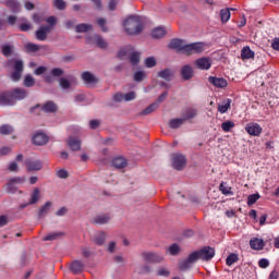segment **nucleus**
<instances>
[{
	"label": "nucleus",
	"instance_id": "obj_1",
	"mask_svg": "<svg viewBox=\"0 0 279 279\" xmlns=\"http://www.w3.org/2000/svg\"><path fill=\"white\" fill-rule=\"evenodd\" d=\"M123 27L129 36H138L143 32V20L138 15H131L124 20Z\"/></svg>",
	"mask_w": 279,
	"mask_h": 279
},
{
	"label": "nucleus",
	"instance_id": "obj_2",
	"mask_svg": "<svg viewBox=\"0 0 279 279\" xmlns=\"http://www.w3.org/2000/svg\"><path fill=\"white\" fill-rule=\"evenodd\" d=\"M27 97V92L23 88H15L12 92H7L0 95L1 106H13L14 101H21Z\"/></svg>",
	"mask_w": 279,
	"mask_h": 279
},
{
	"label": "nucleus",
	"instance_id": "obj_3",
	"mask_svg": "<svg viewBox=\"0 0 279 279\" xmlns=\"http://www.w3.org/2000/svg\"><path fill=\"white\" fill-rule=\"evenodd\" d=\"M9 65L13 68L11 80L13 82H19L23 75V61L14 59L9 62Z\"/></svg>",
	"mask_w": 279,
	"mask_h": 279
},
{
	"label": "nucleus",
	"instance_id": "obj_4",
	"mask_svg": "<svg viewBox=\"0 0 279 279\" xmlns=\"http://www.w3.org/2000/svg\"><path fill=\"white\" fill-rule=\"evenodd\" d=\"M25 177H14L8 180L4 185L7 193H15L19 190V184H25Z\"/></svg>",
	"mask_w": 279,
	"mask_h": 279
},
{
	"label": "nucleus",
	"instance_id": "obj_5",
	"mask_svg": "<svg viewBox=\"0 0 279 279\" xmlns=\"http://www.w3.org/2000/svg\"><path fill=\"white\" fill-rule=\"evenodd\" d=\"M204 51H206V44L204 43L189 44L184 47L185 56H193L195 53H202Z\"/></svg>",
	"mask_w": 279,
	"mask_h": 279
},
{
	"label": "nucleus",
	"instance_id": "obj_6",
	"mask_svg": "<svg viewBox=\"0 0 279 279\" xmlns=\"http://www.w3.org/2000/svg\"><path fill=\"white\" fill-rule=\"evenodd\" d=\"M202 259V257H199V253L198 251L192 253L189 255V257L180 263V269L182 270H186V269H191V267H193L194 263H197V260Z\"/></svg>",
	"mask_w": 279,
	"mask_h": 279
},
{
	"label": "nucleus",
	"instance_id": "obj_7",
	"mask_svg": "<svg viewBox=\"0 0 279 279\" xmlns=\"http://www.w3.org/2000/svg\"><path fill=\"white\" fill-rule=\"evenodd\" d=\"M77 85V80L74 76H64L59 80V86L62 90H71L74 86Z\"/></svg>",
	"mask_w": 279,
	"mask_h": 279
},
{
	"label": "nucleus",
	"instance_id": "obj_8",
	"mask_svg": "<svg viewBox=\"0 0 279 279\" xmlns=\"http://www.w3.org/2000/svg\"><path fill=\"white\" fill-rule=\"evenodd\" d=\"M172 159V167L173 169H177L178 171L184 169L186 167V157L182 154H173L171 156Z\"/></svg>",
	"mask_w": 279,
	"mask_h": 279
},
{
	"label": "nucleus",
	"instance_id": "obj_9",
	"mask_svg": "<svg viewBox=\"0 0 279 279\" xmlns=\"http://www.w3.org/2000/svg\"><path fill=\"white\" fill-rule=\"evenodd\" d=\"M245 131L247 134H250V136H260V134H263V128L256 122L246 124Z\"/></svg>",
	"mask_w": 279,
	"mask_h": 279
},
{
	"label": "nucleus",
	"instance_id": "obj_10",
	"mask_svg": "<svg viewBox=\"0 0 279 279\" xmlns=\"http://www.w3.org/2000/svg\"><path fill=\"white\" fill-rule=\"evenodd\" d=\"M87 43L89 45H96V47H100V49H106V47H108V43H106L99 35L87 37Z\"/></svg>",
	"mask_w": 279,
	"mask_h": 279
},
{
	"label": "nucleus",
	"instance_id": "obj_11",
	"mask_svg": "<svg viewBox=\"0 0 279 279\" xmlns=\"http://www.w3.org/2000/svg\"><path fill=\"white\" fill-rule=\"evenodd\" d=\"M198 256L201 257V260H211V258H215V248L207 246L198 251Z\"/></svg>",
	"mask_w": 279,
	"mask_h": 279
},
{
	"label": "nucleus",
	"instance_id": "obj_12",
	"mask_svg": "<svg viewBox=\"0 0 279 279\" xmlns=\"http://www.w3.org/2000/svg\"><path fill=\"white\" fill-rule=\"evenodd\" d=\"M66 145L72 151H80V149H82V140H80V137L70 136L66 140Z\"/></svg>",
	"mask_w": 279,
	"mask_h": 279
},
{
	"label": "nucleus",
	"instance_id": "obj_13",
	"mask_svg": "<svg viewBox=\"0 0 279 279\" xmlns=\"http://www.w3.org/2000/svg\"><path fill=\"white\" fill-rule=\"evenodd\" d=\"M196 68H198L201 71H208L210 66H213V61L210 58H199L195 61Z\"/></svg>",
	"mask_w": 279,
	"mask_h": 279
},
{
	"label": "nucleus",
	"instance_id": "obj_14",
	"mask_svg": "<svg viewBox=\"0 0 279 279\" xmlns=\"http://www.w3.org/2000/svg\"><path fill=\"white\" fill-rule=\"evenodd\" d=\"M33 143L38 146L47 145V143H49V136L44 132H37L33 136Z\"/></svg>",
	"mask_w": 279,
	"mask_h": 279
},
{
	"label": "nucleus",
	"instance_id": "obj_15",
	"mask_svg": "<svg viewBox=\"0 0 279 279\" xmlns=\"http://www.w3.org/2000/svg\"><path fill=\"white\" fill-rule=\"evenodd\" d=\"M175 75V71L173 69L167 68L158 72V77L165 80L166 82H171Z\"/></svg>",
	"mask_w": 279,
	"mask_h": 279
},
{
	"label": "nucleus",
	"instance_id": "obj_16",
	"mask_svg": "<svg viewBox=\"0 0 279 279\" xmlns=\"http://www.w3.org/2000/svg\"><path fill=\"white\" fill-rule=\"evenodd\" d=\"M49 32H51V27L40 26L35 33L36 39L40 41L47 40V34H49Z\"/></svg>",
	"mask_w": 279,
	"mask_h": 279
},
{
	"label": "nucleus",
	"instance_id": "obj_17",
	"mask_svg": "<svg viewBox=\"0 0 279 279\" xmlns=\"http://www.w3.org/2000/svg\"><path fill=\"white\" fill-rule=\"evenodd\" d=\"M92 241L93 243H95V245H99V246L104 245V243H106V232L97 231L92 236Z\"/></svg>",
	"mask_w": 279,
	"mask_h": 279
},
{
	"label": "nucleus",
	"instance_id": "obj_18",
	"mask_svg": "<svg viewBox=\"0 0 279 279\" xmlns=\"http://www.w3.org/2000/svg\"><path fill=\"white\" fill-rule=\"evenodd\" d=\"M209 83L215 85L216 88H226V86H228V81L222 77L210 76Z\"/></svg>",
	"mask_w": 279,
	"mask_h": 279
},
{
	"label": "nucleus",
	"instance_id": "obj_19",
	"mask_svg": "<svg viewBox=\"0 0 279 279\" xmlns=\"http://www.w3.org/2000/svg\"><path fill=\"white\" fill-rule=\"evenodd\" d=\"M171 49H178V51H182L184 53V48L186 47V43L181 39H172L169 44Z\"/></svg>",
	"mask_w": 279,
	"mask_h": 279
},
{
	"label": "nucleus",
	"instance_id": "obj_20",
	"mask_svg": "<svg viewBox=\"0 0 279 279\" xmlns=\"http://www.w3.org/2000/svg\"><path fill=\"white\" fill-rule=\"evenodd\" d=\"M110 219H111L110 215L102 214V215L95 216L93 218V223H97L98 226H104L106 223H109Z\"/></svg>",
	"mask_w": 279,
	"mask_h": 279
},
{
	"label": "nucleus",
	"instance_id": "obj_21",
	"mask_svg": "<svg viewBox=\"0 0 279 279\" xmlns=\"http://www.w3.org/2000/svg\"><path fill=\"white\" fill-rule=\"evenodd\" d=\"M35 108H41L43 112H58V106L53 101H48L41 107L37 105Z\"/></svg>",
	"mask_w": 279,
	"mask_h": 279
},
{
	"label": "nucleus",
	"instance_id": "obj_22",
	"mask_svg": "<svg viewBox=\"0 0 279 279\" xmlns=\"http://www.w3.org/2000/svg\"><path fill=\"white\" fill-rule=\"evenodd\" d=\"M28 171H40L43 169V161L40 160H28L26 162Z\"/></svg>",
	"mask_w": 279,
	"mask_h": 279
},
{
	"label": "nucleus",
	"instance_id": "obj_23",
	"mask_svg": "<svg viewBox=\"0 0 279 279\" xmlns=\"http://www.w3.org/2000/svg\"><path fill=\"white\" fill-rule=\"evenodd\" d=\"M231 105H232V100L230 98L222 100L218 106V111L220 112V114H226V112L230 110Z\"/></svg>",
	"mask_w": 279,
	"mask_h": 279
},
{
	"label": "nucleus",
	"instance_id": "obj_24",
	"mask_svg": "<svg viewBox=\"0 0 279 279\" xmlns=\"http://www.w3.org/2000/svg\"><path fill=\"white\" fill-rule=\"evenodd\" d=\"M112 167L116 169H124V167H128V160L123 157H116L112 160Z\"/></svg>",
	"mask_w": 279,
	"mask_h": 279
},
{
	"label": "nucleus",
	"instance_id": "obj_25",
	"mask_svg": "<svg viewBox=\"0 0 279 279\" xmlns=\"http://www.w3.org/2000/svg\"><path fill=\"white\" fill-rule=\"evenodd\" d=\"M63 235H64V232H61V231L50 232L43 238V241H58V239H62Z\"/></svg>",
	"mask_w": 279,
	"mask_h": 279
},
{
	"label": "nucleus",
	"instance_id": "obj_26",
	"mask_svg": "<svg viewBox=\"0 0 279 279\" xmlns=\"http://www.w3.org/2000/svg\"><path fill=\"white\" fill-rule=\"evenodd\" d=\"M254 56H255L254 51L248 46H245L242 48L241 50L242 60H252Z\"/></svg>",
	"mask_w": 279,
	"mask_h": 279
},
{
	"label": "nucleus",
	"instance_id": "obj_27",
	"mask_svg": "<svg viewBox=\"0 0 279 279\" xmlns=\"http://www.w3.org/2000/svg\"><path fill=\"white\" fill-rule=\"evenodd\" d=\"M252 250H263L265 247V241L263 239L254 238L250 241Z\"/></svg>",
	"mask_w": 279,
	"mask_h": 279
},
{
	"label": "nucleus",
	"instance_id": "obj_28",
	"mask_svg": "<svg viewBox=\"0 0 279 279\" xmlns=\"http://www.w3.org/2000/svg\"><path fill=\"white\" fill-rule=\"evenodd\" d=\"M185 119L183 118H175L169 121V128H171V130H178V128H182V125H184Z\"/></svg>",
	"mask_w": 279,
	"mask_h": 279
},
{
	"label": "nucleus",
	"instance_id": "obj_29",
	"mask_svg": "<svg viewBox=\"0 0 279 279\" xmlns=\"http://www.w3.org/2000/svg\"><path fill=\"white\" fill-rule=\"evenodd\" d=\"M24 47L26 51H28V53H36V51H40V49H46V46H40L32 43L25 44Z\"/></svg>",
	"mask_w": 279,
	"mask_h": 279
},
{
	"label": "nucleus",
	"instance_id": "obj_30",
	"mask_svg": "<svg viewBox=\"0 0 279 279\" xmlns=\"http://www.w3.org/2000/svg\"><path fill=\"white\" fill-rule=\"evenodd\" d=\"M70 269L73 274H81V271H84V263L75 260L71 264Z\"/></svg>",
	"mask_w": 279,
	"mask_h": 279
},
{
	"label": "nucleus",
	"instance_id": "obj_31",
	"mask_svg": "<svg viewBox=\"0 0 279 279\" xmlns=\"http://www.w3.org/2000/svg\"><path fill=\"white\" fill-rule=\"evenodd\" d=\"M181 75L183 80H191L193 77V68L191 65H184L181 69Z\"/></svg>",
	"mask_w": 279,
	"mask_h": 279
},
{
	"label": "nucleus",
	"instance_id": "obj_32",
	"mask_svg": "<svg viewBox=\"0 0 279 279\" xmlns=\"http://www.w3.org/2000/svg\"><path fill=\"white\" fill-rule=\"evenodd\" d=\"M181 247L178 244H171L170 246L167 247L166 254H169V256H178L181 252Z\"/></svg>",
	"mask_w": 279,
	"mask_h": 279
},
{
	"label": "nucleus",
	"instance_id": "obj_33",
	"mask_svg": "<svg viewBox=\"0 0 279 279\" xmlns=\"http://www.w3.org/2000/svg\"><path fill=\"white\" fill-rule=\"evenodd\" d=\"M82 80L85 84H97V77L93 75L90 72H85L82 74Z\"/></svg>",
	"mask_w": 279,
	"mask_h": 279
},
{
	"label": "nucleus",
	"instance_id": "obj_34",
	"mask_svg": "<svg viewBox=\"0 0 279 279\" xmlns=\"http://www.w3.org/2000/svg\"><path fill=\"white\" fill-rule=\"evenodd\" d=\"M39 199H40V189L35 187L31 194V199L28 204L31 205L38 204Z\"/></svg>",
	"mask_w": 279,
	"mask_h": 279
},
{
	"label": "nucleus",
	"instance_id": "obj_35",
	"mask_svg": "<svg viewBox=\"0 0 279 279\" xmlns=\"http://www.w3.org/2000/svg\"><path fill=\"white\" fill-rule=\"evenodd\" d=\"M153 38H165V36H167V31L163 27H156L155 29H153Z\"/></svg>",
	"mask_w": 279,
	"mask_h": 279
},
{
	"label": "nucleus",
	"instance_id": "obj_36",
	"mask_svg": "<svg viewBox=\"0 0 279 279\" xmlns=\"http://www.w3.org/2000/svg\"><path fill=\"white\" fill-rule=\"evenodd\" d=\"M93 26L90 24L82 23L75 26L76 34H83V32H90Z\"/></svg>",
	"mask_w": 279,
	"mask_h": 279
},
{
	"label": "nucleus",
	"instance_id": "obj_37",
	"mask_svg": "<svg viewBox=\"0 0 279 279\" xmlns=\"http://www.w3.org/2000/svg\"><path fill=\"white\" fill-rule=\"evenodd\" d=\"M147 77V72L145 70H140L134 72L133 80L134 82H143Z\"/></svg>",
	"mask_w": 279,
	"mask_h": 279
},
{
	"label": "nucleus",
	"instance_id": "obj_38",
	"mask_svg": "<svg viewBox=\"0 0 279 279\" xmlns=\"http://www.w3.org/2000/svg\"><path fill=\"white\" fill-rule=\"evenodd\" d=\"M230 8H226L220 10V19H221V23H228V21H230Z\"/></svg>",
	"mask_w": 279,
	"mask_h": 279
},
{
	"label": "nucleus",
	"instance_id": "obj_39",
	"mask_svg": "<svg viewBox=\"0 0 279 279\" xmlns=\"http://www.w3.org/2000/svg\"><path fill=\"white\" fill-rule=\"evenodd\" d=\"M50 209H51V202L45 203V205L41 206L39 209L38 217L39 218L45 217V215H47V213H49Z\"/></svg>",
	"mask_w": 279,
	"mask_h": 279
},
{
	"label": "nucleus",
	"instance_id": "obj_40",
	"mask_svg": "<svg viewBox=\"0 0 279 279\" xmlns=\"http://www.w3.org/2000/svg\"><path fill=\"white\" fill-rule=\"evenodd\" d=\"M12 132H14V128L12 125L3 124L2 126H0V134L4 136L12 134Z\"/></svg>",
	"mask_w": 279,
	"mask_h": 279
},
{
	"label": "nucleus",
	"instance_id": "obj_41",
	"mask_svg": "<svg viewBox=\"0 0 279 279\" xmlns=\"http://www.w3.org/2000/svg\"><path fill=\"white\" fill-rule=\"evenodd\" d=\"M8 8H10L13 12H19L21 10V3L16 0H8L7 1Z\"/></svg>",
	"mask_w": 279,
	"mask_h": 279
},
{
	"label": "nucleus",
	"instance_id": "obj_42",
	"mask_svg": "<svg viewBox=\"0 0 279 279\" xmlns=\"http://www.w3.org/2000/svg\"><path fill=\"white\" fill-rule=\"evenodd\" d=\"M220 191H221L222 195H233L232 187L226 182H222L220 184Z\"/></svg>",
	"mask_w": 279,
	"mask_h": 279
},
{
	"label": "nucleus",
	"instance_id": "obj_43",
	"mask_svg": "<svg viewBox=\"0 0 279 279\" xmlns=\"http://www.w3.org/2000/svg\"><path fill=\"white\" fill-rule=\"evenodd\" d=\"M144 64H145L146 69H154V66H156V64H158V62L156 61V59L154 57H148L145 59Z\"/></svg>",
	"mask_w": 279,
	"mask_h": 279
},
{
	"label": "nucleus",
	"instance_id": "obj_44",
	"mask_svg": "<svg viewBox=\"0 0 279 279\" xmlns=\"http://www.w3.org/2000/svg\"><path fill=\"white\" fill-rule=\"evenodd\" d=\"M195 117H197V110L195 109H187L183 114V119H185V121L189 119H195Z\"/></svg>",
	"mask_w": 279,
	"mask_h": 279
},
{
	"label": "nucleus",
	"instance_id": "obj_45",
	"mask_svg": "<svg viewBox=\"0 0 279 279\" xmlns=\"http://www.w3.org/2000/svg\"><path fill=\"white\" fill-rule=\"evenodd\" d=\"M35 84L36 81L34 80V76L28 74L24 77V86H26V88H32Z\"/></svg>",
	"mask_w": 279,
	"mask_h": 279
},
{
	"label": "nucleus",
	"instance_id": "obj_46",
	"mask_svg": "<svg viewBox=\"0 0 279 279\" xmlns=\"http://www.w3.org/2000/svg\"><path fill=\"white\" fill-rule=\"evenodd\" d=\"M142 258L145 263H154V252H143Z\"/></svg>",
	"mask_w": 279,
	"mask_h": 279
},
{
	"label": "nucleus",
	"instance_id": "obj_47",
	"mask_svg": "<svg viewBox=\"0 0 279 279\" xmlns=\"http://www.w3.org/2000/svg\"><path fill=\"white\" fill-rule=\"evenodd\" d=\"M155 110H158V102H154L150 106H148L146 109L142 111V114H151V112H155Z\"/></svg>",
	"mask_w": 279,
	"mask_h": 279
},
{
	"label": "nucleus",
	"instance_id": "obj_48",
	"mask_svg": "<svg viewBox=\"0 0 279 279\" xmlns=\"http://www.w3.org/2000/svg\"><path fill=\"white\" fill-rule=\"evenodd\" d=\"M130 62L131 64H137L141 62V54L138 52H131Z\"/></svg>",
	"mask_w": 279,
	"mask_h": 279
},
{
	"label": "nucleus",
	"instance_id": "obj_49",
	"mask_svg": "<svg viewBox=\"0 0 279 279\" xmlns=\"http://www.w3.org/2000/svg\"><path fill=\"white\" fill-rule=\"evenodd\" d=\"M258 199H260V194L248 195V197H247V205L248 206H254V203L258 202Z\"/></svg>",
	"mask_w": 279,
	"mask_h": 279
},
{
	"label": "nucleus",
	"instance_id": "obj_50",
	"mask_svg": "<svg viewBox=\"0 0 279 279\" xmlns=\"http://www.w3.org/2000/svg\"><path fill=\"white\" fill-rule=\"evenodd\" d=\"M50 75L52 77H62V75H64V70L60 68H54L50 71Z\"/></svg>",
	"mask_w": 279,
	"mask_h": 279
},
{
	"label": "nucleus",
	"instance_id": "obj_51",
	"mask_svg": "<svg viewBox=\"0 0 279 279\" xmlns=\"http://www.w3.org/2000/svg\"><path fill=\"white\" fill-rule=\"evenodd\" d=\"M157 276H162L163 278H169L171 276V271H169L167 268L165 267H160L157 270Z\"/></svg>",
	"mask_w": 279,
	"mask_h": 279
},
{
	"label": "nucleus",
	"instance_id": "obj_52",
	"mask_svg": "<svg viewBox=\"0 0 279 279\" xmlns=\"http://www.w3.org/2000/svg\"><path fill=\"white\" fill-rule=\"evenodd\" d=\"M53 5H54V8H57V10H65L66 9V2L64 0H54Z\"/></svg>",
	"mask_w": 279,
	"mask_h": 279
},
{
	"label": "nucleus",
	"instance_id": "obj_53",
	"mask_svg": "<svg viewBox=\"0 0 279 279\" xmlns=\"http://www.w3.org/2000/svg\"><path fill=\"white\" fill-rule=\"evenodd\" d=\"M236 260H239V256H236V254L232 253L227 257V265L229 267H231V265H234V263H236Z\"/></svg>",
	"mask_w": 279,
	"mask_h": 279
},
{
	"label": "nucleus",
	"instance_id": "obj_54",
	"mask_svg": "<svg viewBox=\"0 0 279 279\" xmlns=\"http://www.w3.org/2000/svg\"><path fill=\"white\" fill-rule=\"evenodd\" d=\"M221 128L225 132H230L234 128V122L226 121L221 124Z\"/></svg>",
	"mask_w": 279,
	"mask_h": 279
},
{
	"label": "nucleus",
	"instance_id": "obj_55",
	"mask_svg": "<svg viewBox=\"0 0 279 279\" xmlns=\"http://www.w3.org/2000/svg\"><path fill=\"white\" fill-rule=\"evenodd\" d=\"M134 99H136V92L124 94V101H134Z\"/></svg>",
	"mask_w": 279,
	"mask_h": 279
},
{
	"label": "nucleus",
	"instance_id": "obj_56",
	"mask_svg": "<svg viewBox=\"0 0 279 279\" xmlns=\"http://www.w3.org/2000/svg\"><path fill=\"white\" fill-rule=\"evenodd\" d=\"M162 260H165L162 254L153 252V263H162Z\"/></svg>",
	"mask_w": 279,
	"mask_h": 279
},
{
	"label": "nucleus",
	"instance_id": "obj_57",
	"mask_svg": "<svg viewBox=\"0 0 279 279\" xmlns=\"http://www.w3.org/2000/svg\"><path fill=\"white\" fill-rule=\"evenodd\" d=\"M97 24L101 28V32H108V27L106 26V20L104 17L97 19Z\"/></svg>",
	"mask_w": 279,
	"mask_h": 279
},
{
	"label": "nucleus",
	"instance_id": "obj_58",
	"mask_svg": "<svg viewBox=\"0 0 279 279\" xmlns=\"http://www.w3.org/2000/svg\"><path fill=\"white\" fill-rule=\"evenodd\" d=\"M138 274H151V266L149 264L142 266Z\"/></svg>",
	"mask_w": 279,
	"mask_h": 279
},
{
	"label": "nucleus",
	"instance_id": "obj_59",
	"mask_svg": "<svg viewBox=\"0 0 279 279\" xmlns=\"http://www.w3.org/2000/svg\"><path fill=\"white\" fill-rule=\"evenodd\" d=\"M2 53L5 57L10 56L12 53V46L10 45L2 46Z\"/></svg>",
	"mask_w": 279,
	"mask_h": 279
},
{
	"label": "nucleus",
	"instance_id": "obj_60",
	"mask_svg": "<svg viewBox=\"0 0 279 279\" xmlns=\"http://www.w3.org/2000/svg\"><path fill=\"white\" fill-rule=\"evenodd\" d=\"M57 175L61 179V180H66V178H69V172L64 169H61L59 171H57Z\"/></svg>",
	"mask_w": 279,
	"mask_h": 279
},
{
	"label": "nucleus",
	"instance_id": "obj_61",
	"mask_svg": "<svg viewBox=\"0 0 279 279\" xmlns=\"http://www.w3.org/2000/svg\"><path fill=\"white\" fill-rule=\"evenodd\" d=\"M258 265L262 269H267V267H269V259L262 258L259 259Z\"/></svg>",
	"mask_w": 279,
	"mask_h": 279
},
{
	"label": "nucleus",
	"instance_id": "obj_62",
	"mask_svg": "<svg viewBox=\"0 0 279 279\" xmlns=\"http://www.w3.org/2000/svg\"><path fill=\"white\" fill-rule=\"evenodd\" d=\"M101 125V122L99 120H90L89 121V129L90 130H97Z\"/></svg>",
	"mask_w": 279,
	"mask_h": 279
},
{
	"label": "nucleus",
	"instance_id": "obj_63",
	"mask_svg": "<svg viewBox=\"0 0 279 279\" xmlns=\"http://www.w3.org/2000/svg\"><path fill=\"white\" fill-rule=\"evenodd\" d=\"M8 169H9L11 172L16 173V172H19V163L12 161V162L9 165Z\"/></svg>",
	"mask_w": 279,
	"mask_h": 279
},
{
	"label": "nucleus",
	"instance_id": "obj_64",
	"mask_svg": "<svg viewBox=\"0 0 279 279\" xmlns=\"http://www.w3.org/2000/svg\"><path fill=\"white\" fill-rule=\"evenodd\" d=\"M113 100L118 102L125 101L124 94H121V93L116 94L113 96Z\"/></svg>",
	"mask_w": 279,
	"mask_h": 279
}]
</instances>
